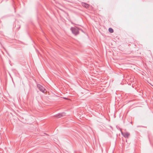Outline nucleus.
Listing matches in <instances>:
<instances>
[{
	"instance_id": "2",
	"label": "nucleus",
	"mask_w": 153,
	"mask_h": 153,
	"mask_svg": "<svg viewBox=\"0 0 153 153\" xmlns=\"http://www.w3.org/2000/svg\"><path fill=\"white\" fill-rule=\"evenodd\" d=\"M37 87L40 91L44 93H45V89L42 85L40 84H37Z\"/></svg>"
},
{
	"instance_id": "6",
	"label": "nucleus",
	"mask_w": 153,
	"mask_h": 153,
	"mask_svg": "<svg viewBox=\"0 0 153 153\" xmlns=\"http://www.w3.org/2000/svg\"><path fill=\"white\" fill-rule=\"evenodd\" d=\"M108 31L110 33H113L114 32L113 29L111 27L109 28Z\"/></svg>"
},
{
	"instance_id": "4",
	"label": "nucleus",
	"mask_w": 153,
	"mask_h": 153,
	"mask_svg": "<svg viewBox=\"0 0 153 153\" xmlns=\"http://www.w3.org/2000/svg\"><path fill=\"white\" fill-rule=\"evenodd\" d=\"M121 134L125 138H128L130 135L129 133L128 132H126L124 133L121 132Z\"/></svg>"
},
{
	"instance_id": "5",
	"label": "nucleus",
	"mask_w": 153,
	"mask_h": 153,
	"mask_svg": "<svg viewBox=\"0 0 153 153\" xmlns=\"http://www.w3.org/2000/svg\"><path fill=\"white\" fill-rule=\"evenodd\" d=\"M82 5L83 7L85 8H88L89 6V5L88 4L84 2H82Z\"/></svg>"
},
{
	"instance_id": "7",
	"label": "nucleus",
	"mask_w": 153,
	"mask_h": 153,
	"mask_svg": "<svg viewBox=\"0 0 153 153\" xmlns=\"http://www.w3.org/2000/svg\"><path fill=\"white\" fill-rule=\"evenodd\" d=\"M117 128L118 129H119L120 130V131L121 132H122V129L121 128H120L119 127H117Z\"/></svg>"
},
{
	"instance_id": "1",
	"label": "nucleus",
	"mask_w": 153,
	"mask_h": 153,
	"mask_svg": "<svg viewBox=\"0 0 153 153\" xmlns=\"http://www.w3.org/2000/svg\"><path fill=\"white\" fill-rule=\"evenodd\" d=\"M71 30L72 33L75 35L76 36L79 34V30H81L82 31L83 30L81 29H79L77 27H71Z\"/></svg>"
},
{
	"instance_id": "3",
	"label": "nucleus",
	"mask_w": 153,
	"mask_h": 153,
	"mask_svg": "<svg viewBox=\"0 0 153 153\" xmlns=\"http://www.w3.org/2000/svg\"><path fill=\"white\" fill-rule=\"evenodd\" d=\"M65 113L64 112L62 113H59L56 114L55 117L57 118L61 117L65 115Z\"/></svg>"
}]
</instances>
